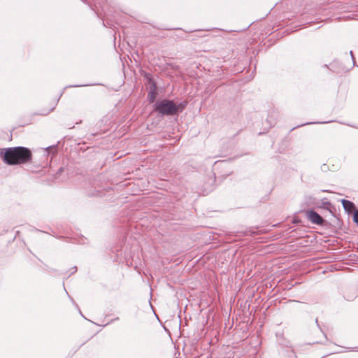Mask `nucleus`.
Instances as JSON below:
<instances>
[{
    "label": "nucleus",
    "instance_id": "obj_1",
    "mask_svg": "<svg viewBox=\"0 0 358 358\" xmlns=\"http://www.w3.org/2000/svg\"><path fill=\"white\" fill-rule=\"evenodd\" d=\"M3 153V161L8 165L26 164L32 159L31 150L22 146L3 149L1 154Z\"/></svg>",
    "mask_w": 358,
    "mask_h": 358
},
{
    "label": "nucleus",
    "instance_id": "obj_2",
    "mask_svg": "<svg viewBox=\"0 0 358 358\" xmlns=\"http://www.w3.org/2000/svg\"><path fill=\"white\" fill-rule=\"evenodd\" d=\"M178 110V107L171 100L157 101L155 104V110L162 115H173L176 114Z\"/></svg>",
    "mask_w": 358,
    "mask_h": 358
},
{
    "label": "nucleus",
    "instance_id": "obj_3",
    "mask_svg": "<svg viewBox=\"0 0 358 358\" xmlns=\"http://www.w3.org/2000/svg\"><path fill=\"white\" fill-rule=\"evenodd\" d=\"M306 217L313 224L317 225H323L324 219L315 210H309L306 211Z\"/></svg>",
    "mask_w": 358,
    "mask_h": 358
},
{
    "label": "nucleus",
    "instance_id": "obj_4",
    "mask_svg": "<svg viewBox=\"0 0 358 358\" xmlns=\"http://www.w3.org/2000/svg\"><path fill=\"white\" fill-rule=\"evenodd\" d=\"M341 203L345 210L348 213L352 212L355 208V204L350 201L342 199Z\"/></svg>",
    "mask_w": 358,
    "mask_h": 358
},
{
    "label": "nucleus",
    "instance_id": "obj_5",
    "mask_svg": "<svg viewBox=\"0 0 358 358\" xmlns=\"http://www.w3.org/2000/svg\"><path fill=\"white\" fill-rule=\"evenodd\" d=\"M148 96H149V98H150V102H153L155 99V92H150Z\"/></svg>",
    "mask_w": 358,
    "mask_h": 358
},
{
    "label": "nucleus",
    "instance_id": "obj_6",
    "mask_svg": "<svg viewBox=\"0 0 358 358\" xmlns=\"http://www.w3.org/2000/svg\"><path fill=\"white\" fill-rule=\"evenodd\" d=\"M353 221L358 224V210H356L355 213H354V215H353Z\"/></svg>",
    "mask_w": 358,
    "mask_h": 358
},
{
    "label": "nucleus",
    "instance_id": "obj_7",
    "mask_svg": "<svg viewBox=\"0 0 358 358\" xmlns=\"http://www.w3.org/2000/svg\"><path fill=\"white\" fill-rule=\"evenodd\" d=\"M350 55H351L352 59V60H353V62H355V58H354V56H353L352 51L351 50V51L350 52Z\"/></svg>",
    "mask_w": 358,
    "mask_h": 358
},
{
    "label": "nucleus",
    "instance_id": "obj_8",
    "mask_svg": "<svg viewBox=\"0 0 358 358\" xmlns=\"http://www.w3.org/2000/svg\"><path fill=\"white\" fill-rule=\"evenodd\" d=\"M309 123L308 122H306V124H303V125H306V124H308Z\"/></svg>",
    "mask_w": 358,
    "mask_h": 358
}]
</instances>
